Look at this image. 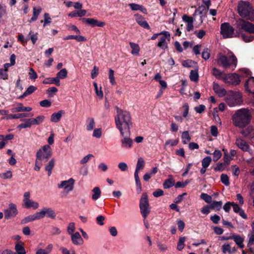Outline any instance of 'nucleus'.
I'll return each mask as SVG.
<instances>
[{"instance_id": "1", "label": "nucleus", "mask_w": 254, "mask_h": 254, "mask_svg": "<svg viewBox=\"0 0 254 254\" xmlns=\"http://www.w3.org/2000/svg\"><path fill=\"white\" fill-rule=\"evenodd\" d=\"M116 127L120 131L129 130L132 123L130 113L119 108H117V115L115 117Z\"/></svg>"}, {"instance_id": "2", "label": "nucleus", "mask_w": 254, "mask_h": 254, "mask_svg": "<svg viewBox=\"0 0 254 254\" xmlns=\"http://www.w3.org/2000/svg\"><path fill=\"white\" fill-rule=\"evenodd\" d=\"M252 118V114L249 109L242 108L235 112L232 119L234 126L244 128L250 124Z\"/></svg>"}, {"instance_id": "3", "label": "nucleus", "mask_w": 254, "mask_h": 254, "mask_svg": "<svg viewBox=\"0 0 254 254\" xmlns=\"http://www.w3.org/2000/svg\"><path fill=\"white\" fill-rule=\"evenodd\" d=\"M217 63L225 68L232 66L234 70L237 65V59L232 52L228 51L227 56L221 53L218 55Z\"/></svg>"}, {"instance_id": "4", "label": "nucleus", "mask_w": 254, "mask_h": 254, "mask_svg": "<svg viewBox=\"0 0 254 254\" xmlns=\"http://www.w3.org/2000/svg\"><path fill=\"white\" fill-rule=\"evenodd\" d=\"M139 208L140 213L143 218V223L146 228L148 229L149 224L146 220V218L150 212V207L147 195L146 193H143L140 200Z\"/></svg>"}, {"instance_id": "5", "label": "nucleus", "mask_w": 254, "mask_h": 254, "mask_svg": "<svg viewBox=\"0 0 254 254\" xmlns=\"http://www.w3.org/2000/svg\"><path fill=\"white\" fill-rule=\"evenodd\" d=\"M238 11L242 17L247 18L250 20H254V10L248 1H241L238 6Z\"/></svg>"}, {"instance_id": "6", "label": "nucleus", "mask_w": 254, "mask_h": 254, "mask_svg": "<svg viewBox=\"0 0 254 254\" xmlns=\"http://www.w3.org/2000/svg\"><path fill=\"white\" fill-rule=\"evenodd\" d=\"M225 100L230 107H235L242 103V95L239 92L229 91L226 94Z\"/></svg>"}, {"instance_id": "7", "label": "nucleus", "mask_w": 254, "mask_h": 254, "mask_svg": "<svg viewBox=\"0 0 254 254\" xmlns=\"http://www.w3.org/2000/svg\"><path fill=\"white\" fill-rule=\"evenodd\" d=\"M52 150L49 145H45L42 148H40L36 153L37 160H43L46 159L45 161L52 156Z\"/></svg>"}, {"instance_id": "8", "label": "nucleus", "mask_w": 254, "mask_h": 254, "mask_svg": "<svg viewBox=\"0 0 254 254\" xmlns=\"http://www.w3.org/2000/svg\"><path fill=\"white\" fill-rule=\"evenodd\" d=\"M23 206L27 209H36L39 208V204L38 202L30 199V192L27 191L23 195Z\"/></svg>"}, {"instance_id": "9", "label": "nucleus", "mask_w": 254, "mask_h": 254, "mask_svg": "<svg viewBox=\"0 0 254 254\" xmlns=\"http://www.w3.org/2000/svg\"><path fill=\"white\" fill-rule=\"evenodd\" d=\"M121 135L123 137L121 142L122 146L126 148H130L132 146L133 141L130 138V130L120 131Z\"/></svg>"}, {"instance_id": "10", "label": "nucleus", "mask_w": 254, "mask_h": 254, "mask_svg": "<svg viewBox=\"0 0 254 254\" xmlns=\"http://www.w3.org/2000/svg\"><path fill=\"white\" fill-rule=\"evenodd\" d=\"M220 33L224 38H232L234 34V28L228 22L221 25Z\"/></svg>"}, {"instance_id": "11", "label": "nucleus", "mask_w": 254, "mask_h": 254, "mask_svg": "<svg viewBox=\"0 0 254 254\" xmlns=\"http://www.w3.org/2000/svg\"><path fill=\"white\" fill-rule=\"evenodd\" d=\"M223 81L226 83L233 85H238L241 80L239 76L236 73L224 74L222 77Z\"/></svg>"}, {"instance_id": "12", "label": "nucleus", "mask_w": 254, "mask_h": 254, "mask_svg": "<svg viewBox=\"0 0 254 254\" xmlns=\"http://www.w3.org/2000/svg\"><path fill=\"white\" fill-rule=\"evenodd\" d=\"M75 180L71 178L67 180L61 181L57 185L58 188L65 190L67 192L71 191L73 190Z\"/></svg>"}, {"instance_id": "13", "label": "nucleus", "mask_w": 254, "mask_h": 254, "mask_svg": "<svg viewBox=\"0 0 254 254\" xmlns=\"http://www.w3.org/2000/svg\"><path fill=\"white\" fill-rule=\"evenodd\" d=\"M160 34L161 37L157 46L162 49H166L168 48V42L170 40V34L168 31H162L160 32Z\"/></svg>"}, {"instance_id": "14", "label": "nucleus", "mask_w": 254, "mask_h": 254, "mask_svg": "<svg viewBox=\"0 0 254 254\" xmlns=\"http://www.w3.org/2000/svg\"><path fill=\"white\" fill-rule=\"evenodd\" d=\"M18 210L15 204L10 203L8 208L4 210V217L6 219L12 218L16 216Z\"/></svg>"}, {"instance_id": "15", "label": "nucleus", "mask_w": 254, "mask_h": 254, "mask_svg": "<svg viewBox=\"0 0 254 254\" xmlns=\"http://www.w3.org/2000/svg\"><path fill=\"white\" fill-rule=\"evenodd\" d=\"M38 212L41 219L46 216L48 217L54 219L56 216V214L54 210L50 207H45Z\"/></svg>"}, {"instance_id": "16", "label": "nucleus", "mask_w": 254, "mask_h": 254, "mask_svg": "<svg viewBox=\"0 0 254 254\" xmlns=\"http://www.w3.org/2000/svg\"><path fill=\"white\" fill-rule=\"evenodd\" d=\"M236 144L239 148L242 149L243 151L248 152L251 155L253 154V150L250 149L249 144L245 140L241 138H238L236 140Z\"/></svg>"}, {"instance_id": "17", "label": "nucleus", "mask_w": 254, "mask_h": 254, "mask_svg": "<svg viewBox=\"0 0 254 254\" xmlns=\"http://www.w3.org/2000/svg\"><path fill=\"white\" fill-rule=\"evenodd\" d=\"M82 20L93 27L98 26L102 27L105 24L104 22L94 18H83Z\"/></svg>"}, {"instance_id": "18", "label": "nucleus", "mask_w": 254, "mask_h": 254, "mask_svg": "<svg viewBox=\"0 0 254 254\" xmlns=\"http://www.w3.org/2000/svg\"><path fill=\"white\" fill-rule=\"evenodd\" d=\"M72 243L75 245H81L83 244V240L79 232H76L70 235Z\"/></svg>"}, {"instance_id": "19", "label": "nucleus", "mask_w": 254, "mask_h": 254, "mask_svg": "<svg viewBox=\"0 0 254 254\" xmlns=\"http://www.w3.org/2000/svg\"><path fill=\"white\" fill-rule=\"evenodd\" d=\"M213 88L215 93L217 94L219 97H222L227 94L226 90L221 87L217 83H213Z\"/></svg>"}, {"instance_id": "20", "label": "nucleus", "mask_w": 254, "mask_h": 254, "mask_svg": "<svg viewBox=\"0 0 254 254\" xmlns=\"http://www.w3.org/2000/svg\"><path fill=\"white\" fill-rule=\"evenodd\" d=\"M33 116V114L32 113H21L16 115H8L6 117H5V119L7 120H10V119H21L25 117H32ZM5 119V117L2 118V119ZM21 121H23L24 120L21 119Z\"/></svg>"}, {"instance_id": "21", "label": "nucleus", "mask_w": 254, "mask_h": 254, "mask_svg": "<svg viewBox=\"0 0 254 254\" xmlns=\"http://www.w3.org/2000/svg\"><path fill=\"white\" fill-rule=\"evenodd\" d=\"M134 16L135 17L136 21L139 25L144 28L150 29L149 24L143 16L138 14H135Z\"/></svg>"}, {"instance_id": "22", "label": "nucleus", "mask_w": 254, "mask_h": 254, "mask_svg": "<svg viewBox=\"0 0 254 254\" xmlns=\"http://www.w3.org/2000/svg\"><path fill=\"white\" fill-rule=\"evenodd\" d=\"M232 240H233L238 247L241 249L244 247L243 242L244 239L239 235L235 233H232Z\"/></svg>"}, {"instance_id": "23", "label": "nucleus", "mask_w": 254, "mask_h": 254, "mask_svg": "<svg viewBox=\"0 0 254 254\" xmlns=\"http://www.w3.org/2000/svg\"><path fill=\"white\" fill-rule=\"evenodd\" d=\"M41 219L39 212H37L35 214L29 215L22 220L21 223L23 224L27 223L29 222L33 221L36 220Z\"/></svg>"}, {"instance_id": "24", "label": "nucleus", "mask_w": 254, "mask_h": 254, "mask_svg": "<svg viewBox=\"0 0 254 254\" xmlns=\"http://www.w3.org/2000/svg\"><path fill=\"white\" fill-rule=\"evenodd\" d=\"M15 253L14 254H26V252L24 247V243L22 242L17 243L14 247Z\"/></svg>"}, {"instance_id": "25", "label": "nucleus", "mask_w": 254, "mask_h": 254, "mask_svg": "<svg viewBox=\"0 0 254 254\" xmlns=\"http://www.w3.org/2000/svg\"><path fill=\"white\" fill-rule=\"evenodd\" d=\"M245 86L247 91L254 94V77L250 78L245 83Z\"/></svg>"}, {"instance_id": "26", "label": "nucleus", "mask_w": 254, "mask_h": 254, "mask_svg": "<svg viewBox=\"0 0 254 254\" xmlns=\"http://www.w3.org/2000/svg\"><path fill=\"white\" fill-rule=\"evenodd\" d=\"M64 114V111L60 110L58 112L53 113L51 117V121L53 123H58L60 120L62 115Z\"/></svg>"}, {"instance_id": "27", "label": "nucleus", "mask_w": 254, "mask_h": 254, "mask_svg": "<svg viewBox=\"0 0 254 254\" xmlns=\"http://www.w3.org/2000/svg\"><path fill=\"white\" fill-rule=\"evenodd\" d=\"M45 117L43 115L37 116L36 118H30L29 121L30 122L31 126L33 125H40L44 122Z\"/></svg>"}, {"instance_id": "28", "label": "nucleus", "mask_w": 254, "mask_h": 254, "mask_svg": "<svg viewBox=\"0 0 254 254\" xmlns=\"http://www.w3.org/2000/svg\"><path fill=\"white\" fill-rule=\"evenodd\" d=\"M43 83L44 84H55L57 86L60 85V80L57 77H48L45 78L43 81Z\"/></svg>"}, {"instance_id": "29", "label": "nucleus", "mask_w": 254, "mask_h": 254, "mask_svg": "<svg viewBox=\"0 0 254 254\" xmlns=\"http://www.w3.org/2000/svg\"><path fill=\"white\" fill-rule=\"evenodd\" d=\"M232 205L233 210L235 213H239V215L243 218L246 219L247 218V215L245 213L244 210L240 208L238 204L234 202H232Z\"/></svg>"}, {"instance_id": "30", "label": "nucleus", "mask_w": 254, "mask_h": 254, "mask_svg": "<svg viewBox=\"0 0 254 254\" xmlns=\"http://www.w3.org/2000/svg\"><path fill=\"white\" fill-rule=\"evenodd\" d=\"M53 248V245L50 244L47 246L46 249L38 248L36 251V254H49L51 253Z\"/></svg>"}, {"instance_id": "31", "label": "nucleus", "mask_w": 254, "mask_h": 254, "mask_svg": "<svg viewBox=\"0 0 254 254\" xmlns=\"http://www.w3.org/2000/svg\"><path fill=\"white\" fill-rule=\"evenodd\" d=\"M95 126V122L93 118H88L86 121V129L87 131L93 130Z\"/></svg>"}, {"instance_id": "32", "label": "nucleus", "mask_w": 254, "mask_h": 254, "mask_svg": "<svg viewBox=\"0 0 254 254\" xmlns=\"http://www.w3.org/2000/svg\"><path fill=\"white\" fill-rule=\"evenodd\" d=\"M92 192L91 198L93 200H96L100 197L101 191L99 187H96L93 188L92 190Z\"/></svg>"}, {"instance_id": "33", "label": "nucleus", "mask_w": 254, "mask_h": 254, "mask_svg": "<svg viewBox=\"0 0 254 254\" xmlns=\"http://www.w3.org/2000/svg\"><path fill=\"white\" fill-rule=\"evenodd\" d=\"M41 11H42V8L40 7H33V15H32V17H31V19L30 20V22H32L36 21L39 15L40 14V13H41Z\"/></svg>"}, {"instance_id": "34", "label": "nucleus", "mask_w": 254, "mask_h": 254, "mask_svg": "<svg viewBox=\"0 0 254 254\" xmlns=\"http://www.w3.org/2000/svg\"><path fill=\"white\" fill-rule=\"evenodd\" d=\"M248 21H245L242 19H238L236 21V28L237 30H244L246 25L247 24Z\"/></svg>"}, {"instance_id": "35", "label": "nucleus", "mask_w": 254, "mask_h": 254, "mask_svg": "<svg viewBox=\"0 0 254 254\" xmlns=\"http://www.w3.org/2000/svg\"><path fill=\"white\" fill-rule=\"evenodd\" d=\"M144 164L145 161L144 159L142 157H139L137 160L134 173H137V174H138L139 171L144 168Z\"/></svg>"}, {"instance_id": "36", "label": "nucleus", "mask_w": 254, "mask_h": 254, "mask_svg": "<svg viewBox=\"0 0 254 254\" xmlns=\"http://www.w3.org/2000/svg\"><path fill=\"white\" fill-rule=\"evenodd\" d=\"M55 160L52 158L45 166V170L48 172V175L50 176L52 173V170L55 166Z\"/></svg>"}, {"instance_id": "37", "label": "nucleus", "mask_w": 254, "mask_h": 254, "mask_svg": "<svg viewBox=\"0 0 254 254\" xmlns=\"http://www.w3.org/2000/svg\"><path fill=\"white\" fill-rule=\"evenodd\" d=\"M129 45L132 49L131 53L133 55H138L140 51V48L137 44L130 42Z\"/></svg>"}, {"instance_id": "38", "label": "nucleus", "mask_w": 254, "mask_h": 254, "mask_svg": "<svg viewBox=\"0 0 254 254\" xmlns=\"http://www.w3.org/2000/svg\"><path fill=\"white\" fill-rule=\"evenodd\" d=\"M37 89V88L33 86V85H30L29 87H28L26 91L24 92V93L20 96V98H23L27 96L32 94L34 91H35Z\"/></svg>"}, {"instance_id": "39", "label": "nucleus", "mask_w": 254, "mask_h": 254, "mask_svg": "<svg viewBox=\"0 0 254 254\" xmlns=\"http://www.w3.org/2000/svg\"><path fill=\"white\" fill-rule=\"evenodd\" d=\"M129 6L132 10H139L143 13L146 12V9L141 5L136 3H129Z\"/></svg>"}, {"instance_id": "40", "label": "nucleus", "mask_w": 254, "mask_h": 254, "mask_svg": "<svg viewBox=\"0 0 254 254\" xmlns=\"http://www.w3.org/2000/svg\"><path fill=\"white\" fill-rule=\"evenodd\" d=\"M93 85L95 88V90L96 92V94L97 97H98L100 99H102L103 98L104 94L102 90V87L100 86L99 87L98 86V84L96 82H94Z\"/></svg>"}, {"instance_id": "41", "label": "nucleus", "mask_w": 254, "mask_h": 254, "mask_svg": "<svg viewBox=\"0 0 254 254\" xmlns=\"http://www.w3.org/2000/svg\"><path fill=\"white\" fill-rule=\"evenodd\" d=\"M242 134L245 136H253L254 135V128L252 126H249L243 130Z\"/></svg>"}, {"instance_id": "42", "label": "nucleus", "mask_w": 254, "mask_h": 254, "mask_svg": "<svg viewBox=\"0 0 254 254\" xmlns=\"http://www.w3.org/2000/svg\"><path fill=\"white\" fill-rule=\"evenodd\" d=\"M182 142L184 144H187L190 140L191 137L188 131L182 132Z\"/></svg>"}, {"instance_id": "43", "label": "nucleus", "mask_w": 254, "mask_h": 254, "mask_svg": "<svg viewBox=\"0 0 254 254\" xmlns=\"http://www.w3.org/2000/svg\"><path fill=\"white\" fill-rule=\"evenodd\" d=\"M225 73H223L219 69L214 67L212 69V74L217 79H222V77Z\"/></svg>"}, {"instance_id": "44", "label": "nucleus", "mask_w": 254, "mask_h": 254, "mask_svg": "<svg viewBox=\"0 0 254 254\" xmlns=\"http://www.w3.org/2000/svg\"><path fill=\"white\" fill-rule=\"evenodd\" d=\"M67 71L65 68H63L60 70L57 74V77L59 79H64L67 77Z\"/></svg>"}, {"instance_id": "45", "label": "nucleus", "mask_w": 254, "mask_h": 254, "mask_svg": "<svg viewBox=\"0 0 254 254\" xmlns=\"http://www.w3.org/2000/svg\"><path fill=\"white\" fill-rule=\"evenodd\" d=\"M190 79L194 82L198 81V74L197 71L191 70L190 75Z\"/></svg>"}, {"instance_id": "46", "label": "nucleus", "mask_w": 254, "mask_h": 254, "mask_svg": "<svg viewBox=\"0 0 254 254\" xmlns=\"http://www.w3.org/2000/svg\"><path fill=\"white\" fill-rule=\"evenodd\" d=\"M222 205V202L221 201H214L211 203V208L217 210H219Z\"/></svg>"}, {"instance_id": "47", "label": "nucleus", "mask_w": 254, "mask_h": 254, "mask_svg": "<svg viewBox=\"0 0 254 254\" xmlns=\"http://www.w3.org/2000/svg\"><path fill=\"white\" fill-rule=\"evenodd\" d=\"M222 252L223 254H225L226 253L231 254V248L229 244L225 243L222 246Z\"/></svg>"}, {"instance_id": "48", "label": "nucleus", "mask_w": 254, "mask_h": 254, "mask_svg": "<svg viewBox=\"0 0 254 254\" xmlns=\"http://www.w3.org/2000/svg\"><path fill=\"white\" fill-rule=\"evenodd\" d=\"M12 177V173L11 171H6L4 173H0V178L2 179H9Z\"/></svg>"}, {"instance_id": "49", "label": "nucleus", "mask_w": 254, "mask_h": 254, "mask_svg": "<svg viewBox=\"0 0 254 254\" xmlns=\"http://www.w3.org/2000/svg\"><path fill=\"white\" fill-rule=\"evenodd\" d=\"M175 181L173 179L166 180L163 184V187L165 189H169L174 185Z\"/></svg>"}, {"instance_id": "50", "label": "nucleus", "mask_w": 254, "mask_h": 254, "mask_svg": "<svg viewBox=\"0 0 254 254\" xmlns=\"http://www.w3.org/2000/svg\"><path fill=\"white\" fill-rule=\"evenodd\" d=\"M212 159L210 156H206L201 161L202 166L207 168L211 162Z\"/></svg>"}, {"instance_id": "51", "label": "nucleus", "mask_w": 254, "mask_h": 254, "mask_svg": "<svg viewBox=\"0 0 254 254\" xmlns=\"http://www.w3.org/2000/svg\"><path fill=\"white\" fill-rule=\"evenodd\" d=\"M244 31L251 33H254V24L248 21Z\"/></svg>"}, {"instance_id": "52", "label": "nucleus", "mask_w": 254, "mask_h": 254, "mask_svg": "<svg viewBox=\"0 0 254 254\" xmlns=\"http://www.w3.org/2000/svg\"><path fill=\"white\" fill-rule=\"evenodd\" d=\"M25 122L24 123L21 124L17 126V128L19 129H21L22 128H30L31 127V125L30 122L29 121V119H26L24 120Z\"/></svg>"}, {"instance_id": "53", "label": "nucleus", "mask_w": 254, "mask_h": 254, "mask_svg": "<svg viewBox=\"0 0 254 254\" xmlns=\"http://www.w3.org/2000/svg\"><path fill=\"white\" fill-rule=\"evenodd\" d=\"M102 134V129L101 128H97L93 130L92 136L94 137L100 138Z\"/></svg>"}, {"instance_id": "54", "label": "nucleus", "mask_w": 254, "mask_h": 254, "mask_svg": "<svg viewBox=\"0 0 254 254\" xmlns=\"http://www.w3.org/2000/svg\"><path fill=\"white\" fill-rule=\"evenodd\" d=\"M44 21L43 26L45 27L48 25H49L52 22V19L50 16V15L48 13H45L44 14Z\"/></svg>"}, {"instance_id": "55", "label": "nucleus", "mask_w": 254, "mask_h": 254, "mask_svg": "<svg viewBox=\"0 0 254 254\" xmlns=\"http://www.w3.org/2000/svg\"><path fill=\"white\" fill-rule=\"evenodd\" d=\"M109 78L110 83L112 85H115L116 83V81L114 76V71L112 69H110L109 70Z\"/></svg>"}, {"instance_id": "56", "label": "nucleus", "mask_w": 254, "mask_h": 254, "mask_svg": "<svg viewBox=\"0 0 254 254\" xmlns=\"http://www.w3.org/2000/svg\"><path fill=\"white\" fill-rule=\"evenodd\" d=\"M222 156V153L219 150H215L213 153V160L214 162L218 161Z\"/></svg>"}, {"instance_id": "57", "label": "nucleus", "mask_w": 254, "mask_h": 254, "mask_svg": "<svg viewBox=\"0 0 254 254\" xmlns=\"http://www.w3.org/2000/svg\"><path fill=\"white\" fill-rule=\"evenodd\" d=\"M185 241H186V238L185 237H183L180 238L179 240V242H178V245H177V249L179 251H181V250H182L184 249V242H185Z\"/></svg>"}, {"instance_id": "58", "label": "nucleus", "mask_w": 254, "mask_h": 254, "mask_svg": "<svg viewBox=\"0 0 254 254\" xmlns=\"http://www.w3.org/2000/svg\"><path fill=\"white\" fill-rule=\"evenodd\" d=\"M75 229V223L74 222H70L69 223L67 229V232L69 235H72L74 234V232Z\"/></svg>"}, {"instance_id": "59", "label": "nucleus", "mask_w": 254, "mask_h": 254, "mask_svg": "<svg viewBox=\"0 0 254 254\" xmlns=\"http://www.w3.org/2000/svg\"><path fill=\"white\" fill-rule=\"evenodd\" d=\"M221 181L226 186H228L230 185L229 177L226 174H222L221 175Z\"/></svg>"}, {"instance_id": "60", "label": "nucleus", "mask_w": 254, "mask_h": 254, "mask_svg": "<svg viewBox=\"0 0 254 254\" xmlns=\"http://www.w3.org/2000/svg\"><path fill=\"white\" fill-rule=\"evenodd\" d=\"M200 198L207 203H210L212 201V197L207 193H201L200 195Z\"/></svg>"}, {"instance_id": "61", "label": "nucleus", "mask_w": 254, "mask_h": 254, "mask_svg": "<svg viewBox=\"0 0 254 254\" xmlns=\"http://www.w3.org/2000/svg\"><path fill=\"white\" fill-rule=\"evenodd\" d=\"M29 78L31 80H35L38 77L37 73L35 71V70L32 68H30L29 69Z\"/></svg>"}, {"instance_id": "62", "label": "nucleus", "mask_w": 254, "mask_h": 254, "mask_svg": "<svg viewBox=\"0 0 254 254\" xmlns=\"http://www.w3.org/2000/svg\"><path fill=\"white\" fill-rule=\"evenodd\" d=\"M24 111V107L21 103L18 104L16 107L11 109L12 112H21Z\"/></svg>"}, {"instance_id": "63", "label": "nucleus", "mask_w": 254, "mask_h": 254, "mask_svg": "<svg viewBox=\"0 0 254 254\" xmlns=\"http://www.w3.org/2000/svg\"><path fill=\"white\" fill-rule=\"evenodd\" d=\"M8 78L7 70L0 69V79L6 80Z\"/></svg>"}, {"instance_id": "64", "label": "nucleus", "mask_w": 254, "mask_h": 254, "mask_svg": "<svg viewBox=\"0 0 254 254\" xmlns=\"http://www.w3.org/2000/svg\"><path fill=\"white\" fill-rule=\"evenodd\" d=\"M210 56V50L206 48L203 50L202 53V58L204 60H207L209 59Z\"/></svg>"}]
</instances>
